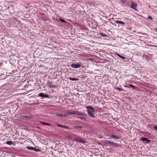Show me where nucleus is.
Instances as JSON below:
<instances>
[{"label": "nucleus", "mask_w": 157, "mask_h": 157, "mask_svg": "<svg viewBox=\"0 0 157 157\" xmlns=\"http://www.w3.org/2000/svg\"><path fill=\"white\" fill-rule=\"evenodd\" d=\"M111 137L112 138H115L116 139H120L121 138V136L120 135H117L115 134L111 135Z\"/></svg>", "instance_id": "7"}, {"label": "nucleus", "mask_w": 157, "mask_h": 157, "mask_svg": "<svg viewBox=\"0 0 157 157\" xmlns=\"http://www.w3.org/2000/svg\"><path fill=\"white\" fill-rule=\"evenodd\" d=\"M63 126H64V125H61V127H61V128H63V127H63Z\"/></svg>", "instance_id": "34"}, {"label": "nucleus", "mask_w": 157, "mask_h": 157, "mask_svg": "<svg viewBox=\"0 0 157 157\" xmlns=\"http://www.w3.org/2000/svg\"><path fill=\"white\" fill-rule=\"evenodd\" d=\"M116 23L117 24H119L122 25H124L125 24L124 22L120 20H117L116 21Z\"/></svg>", "instance_id": "11"}, {"label": "nucleus", "mask_w": 157, "mask_h": 157, "mask_svg": "<svg viewBox=\"0 0 157 157\" xmlns=\"http://www.w3.org/2000/svg\"><path fill=\"white\" fill-rule=\"evenodd\" d=\"M73 140L75 141H78L82 143H84L85 142V140L81 138L74 137L73 138Z\"/></svg>", "instance_id": "3"}, {"label": "nucleus", "mask_w": 157, "mask_h": 157, "mask_svg": "<svg viewBox=\"0 0 157 157\" xmlns=\"http://www.w3.org/2000/svg\"><path fill=\"white\" fill-rule=\"evenodd\" d=\"M87 112L90 117H94V109L90 106H88L86 107Z\"/></svg>", "instance_id": "1"}, {"label": "nucleus", "mask_w": 157, "mask_h": 157, "mask_svg": "<svg viewBox=\"0 0 157 157\" xmlns=\"http://www.w3.org/2000/svg\"><path fill=\"white\" fill-rule=\"evenodd\" d=\"M75 128H82V127L81 126H76L75 127Z\"/></svg>", "instance_id": "25"}, {"label": "nucleus", "mask_w": 157, "mask_h": 157, "mask_svg": "<svg viewBox=\"0 0 157 157\" xmlns=\"http://www.w3.org/2000/svg\"><path fill=\"white\" fill-rule=\"evenodd\" d=\"M99 34L101 36H103V37H105V36L107 37L108 36L102 33H99Z\"/></svg>", "instance_id": "18"}, {"label": "nucleus", "mask_w": 157, "mask_h": 157, "mask_svg": "<svg viewBox=\"0 0 157 157\" xmlns=\"http://www.w3.org/2000/svg\"><path fill=\"white\" fill-rule=\"evenodd\" d=\"M33 151H39V150L38 149H37V148H34V150H33Z\"/></svg>", "instance_id": "28"}, {"label": "nucleus", "mask_w": 157, "mask_h": 157, "mask_svg": "<svg viewBox=\"0 0 157 157\" xmlns=\"http://www.w3.org/2000/svg\"><path fill=\"white\" fill-rule=\"evenodd\" d=\"M141 141L143 142L144 143H146L147 144H149L151 142L150 140L148 139L145 137H142L141 138Z\"/></svg>", "instance_id": "2"}, {"label": "nucleus", "mask_w": 157, "mask_h": 157, "mask_svg": "<svg viewBox=\"0 0 157 157\" xmlns=\"http://www.w3.org/2000/svg\"><path fill=\"white\" fill-rule=\"evenodd\" d=\"M41 123L43 124L46 125H48V126H49V125H50V124L44 122H42Z\"/></svg>", "instance_id": "17"}, {"label": "nucleus", "mask_w": 157, "mask_h": 157, "mask_svg": "<svg viewBox=\"0 0 157 157\" xmlns=\"http://www.w3.org/2000/svg\"><path fill=\"white\" fill-rule=\"evenodd\" d=\"M6 144L9 145H11L13 144V143L11 141H8L6 142Z\"/></svg>", "instance_id": "16"}, {"label": "nucleus", "mask_w": 157, "mask_h": 157, "mask_svg": "<svg viewBox=\"0 0 157 157\" xmlns=\"http://www.w3.org/2000/svg\"><path fill=\"white\" fill-rule=\"evenodd\" d=\"M59 20L61 21V22H66V21L63 20V19H59Z\"/></svg>", "instance_id": "26"}, {"label": "nucleus", "mask_w": 157, "mask_h": 157, "mask_svg": "<svg viewBox=\"0 0 157 157\" xmlns=\"http://www.w3.org/2000/svg\"><path fill=\"white\" fill-rule=\"evenodd\" d=\"M26 148L28 149L33 151L34 150V147L30 146H27L26 147Z\"/></svg>", "instance_id": "14"}, {"label": "nucleus", "mask_w": 157, "mask_h": 157, "mask_svg": "<svg viewBox=\"0 0 157 157\" xmlns=\"http://www.w3.org/2000/svg\"><path fill=\"white\" fill-rule=\"evenodd\" d=\"M156 30L157 32V29H156Z\"/></svg>", "instance_id": "36"}, {"label": "nucleus", "mask_w": 157, "mask_h": 157, "mask_svg": "<svg viewBox=\"0 0 157 157\" xmlns=\"http://www.w3.org/2000/svg\"><path fill=\"white\" fill-rule=\"evenodd\" d=\"M69 79L71 81H77L78 80L77 78H73L72 77L69 78Z\"/></svg>", "instance_id": "15"}, {"label": "nucleus", "mask_w": 157, "mask_h": 157, "mask_svg": "<svg viewBox=\"0 0 157 157\" xmlns=\"http://www.w3.org/2000/svg\"><path fill=\"white\" fill-rule=\"evenodd\" d=\"M39 96L40 97H42L43 98H49V95L47 94H44L43 93H40L39 94Z\"/></svg>", "instance_id": "8"}, {"label": "nucleus", "mask_w": 157, "mask_h": 157, "mask_svg": "<svg viewBox=\"0 0 157 157\" xmlns=\"http://www.w3.org/2000/svg\"><path fill=\"white\" fill-rule=\"evenodd\" d=\"M122 3H124L126 2L127 0H120Z\"/></svg>", "instance_id": "23"}, {"label": "nucleus", "mask_w": 157, "mask_h": 157, "mask_svg": "<svg viewBox=\"0 0 157 157\" xmlns=\"http://www.w3.org/2000/svg\"><path fill=\"white\" fill-rule=\"evenodd\" d=\"M67 113L68 115H75L77 116V112L76 111L67 112Z\"/></svg>", "instance_id": "10"}, {"label": "nucleus", "mask_w": 157, "mask_h": 157, "mask_svg": "<svg viewBox=\"0 0 157 157\" xmlns=\"http://www.w3.org/2000/svg\"><path fill=\"white\" fill-rule=\"evenodd\" d=\"M131 8L137 11L136 9L137 5L133 1L131 2Z\"/></svg>", "instance_id": "4"}, {"label": "nucleus", "mask_w": 157, "mask_h": 157, "mask_svg": "<svg viewBox=\"0 0 157 157\" xmlns=\"http://www.w3.org/2000/svg\"><path fill=\"white\" fill-rule=\"evenodd\" d=\"M68 116V114H62V117H67Z\"/></svg>", "instance_id": "22"}, {"label": "nucleus", "mask_w": 157, "mask_h": 157, "mask_svg": "<svg viewBox=\"0 0 157 157\" xmlns=\"http://www.w3.org/2000/svg\"><path fill=\"white\" fill-rule=\"evenodd\" d=\"M86 113H85L77 112V116H86Z\"/></svg>", "instance_id": "9"}, {"label": "nucleus", "mask_w": 157, "mask_h": 157, "mask_svg": "<svg viewBox=\"0 0 157 157\" xmlns=\"http://www.w3.org/2000/svg\"><path fill=\"white\" fill-rule=\"evenodd\" d=\"M80 66V65L78 63H77V64H72L71 65V67L74 68H78Z\"/></svg>", "instance_id": "6"}, {"label": "nucleus", "mask_w": 157, "mask_h": 157, "mask_svg": "<svg viewBox=\"0 0 157 157\" xmlns=\"http://www.w3.org/2000/svg\"><path fill=\"white\" fill-rule=\"evenodd\" d=\"M119 57H121V58L122 59H126L125 57H124V56H121V55H119V54H118V53H115Z\"/></svg>", "instance_id": "13"}, {"label": "nucleus", "mask_w": 157, "mask_h": 157, "mask_svg": "<svg viewBox=\"0 0 157 157\" xmlns=\"http://www.w3.org/2000/svg\"><path fill=\"white\" fill-rule=\"evenodd\" d=\"M79 118L80 119L82 120H85L86 119V118L85 117H80Z\"/></svg>", "instance_id": "20"}, {"label": "nucleus", "mask_w": 157, "mask_h": 157, "mask_svg": "<svg viewBox=\"0 0 157 157\" xmlns=\"http://www.w3.org/2000/svg\"><path fill=\"white\" fill-rule=\"evenodd\" d=\"M61 125L60 124H57V125L58 126V127H61Z\"/></svg>", "instance_id": "33"}, {"label": "nucleus", "mask_w": 157, "mask_h": 157, "mask_svg": "<svg viewBox=\"0 0 157 157\" xmlns=\"http://www.w3.org/2000/svg\"><path fill=\"white\" fill-rule=\"evenodd\" d=\"M47 84L48 86L50 88H56V86L53 85L52 83L49 81H48L47 82Z\"/></svg>", "instance_id": "5"}, {"label": "nucleus", "mask_w": 157, "mask_h": 157, "mask_svg": "<svg viewBox=\"0 0 157 157\" xmlns=\"http://www.w3.org/2000/svg\"><path fill=\"white\" fill-rule=\"evenodd\" d=\"M148 18L150 20H152L153 19L152 17L151 16H148Z\"/></svg>", "instance_id": "24"}, {"label": "nucleus", "mask_w": 157, "mask_h": 157, "mask_svg": "<svg viewBox=\"0 0 157 157\" xmlns=\"http://www.w3.org/2000/svg\"><path fill=\"white\" fill-rule=\"evenodd\" d=\"M117 89L119 91H122L121 89L120 88H117Z\"/></svg>", "instance_id": "29"}, {"label": "nucleus", "mask_w": 157, "mask_h": 157, "mask_svg": "<svg viewBox=\"0 0 157 157\" xmlns=\"http://www.w3.org/2000/svg\"><path fill=\"white\" fill-rule=\"evenodd\" d=\"M2 63H0V67L2 65Z\"/></svg>", "instance_id": "35"}, {"label": "nucleus", "mask_w": 157, "mask_h": 157, "mask_svg": "<svg viewBox=\"0 0 157 157\" xmlns=\"http://www.w3.org/2000/svg\"><path fill=\"white\" fill-rule=\"evenodd\" d=\"M63 128H69L67 126H63Z\"/></svg>", "instance_id": "31"}, {"label": "nucleus", "mask_w": 157, "mask_h": 157, "mask_svg": "<svg viewBox=\"0 0 157 157\" xmlns=\"http://www.w3.org/2000/svg\"><path fill=\"white\" fill-rule=\"evenodd\" d=\"M129 86H131V87L132 88H135V86H134L132 85H131V84H129Z\"/></svg>", "instance_id": "27"}, {"label": "nucleus", "mask_w": 157, "mask_h": 157, "mask_svg": "<svg viewBox=\"0 0 157 157\" xmlns=\"http://www.w3.org/2000/svg\"><path fill=\"white\" fill-rule=\"evenodd\" d=\"M113 142L110 141L109 140H105V143L106 144H109L110 145H112Z\"/></svg>", "instance_id": "12"}, {"label": "nucleus", "mask_w": 157, "mask_h": 157, "mask_svg": "<svg viewBox=\"0 0 157 157\" xmlns=\"http://www.w3.org/2000/svg\"><path fill=\"white\" fill-rule=\"evenodd\" d=\"M154 128L155 130H157V126H156V125L155 126Z\"/></svg>", "instance_id": "32"}, {"label": "nucleus", "mask_w": 157, "mask_h": 157, "mask_svg": "<svg viewBox=\"0 0 157 157\" xmlns=\"http://www.w3.org/2000/svg\"><path fill=\"white\" fill-rule=\"evenodd\" d=\"M23 117L24 118H28V117H29V116H24Z\"/></svg>", "instance_id": "30"}, {"label": "nucleus", "mask_w": 157, "mask_h": 157, "mask_svg": "<svg viewBox=\"0 0 157 157\" xmlns=\"http://www.w3.org/2000/svg\"><path fill=\"white\" fill-rule=\"evenodd\" d=\"M112 145L115 146H119L118 144L117 143L113 142L112 144Z\"/></svg>", "instance_id": "19"}, {"label": "nucleus", "mask_w": 157, "mask_h": 157, "mask_svg": "<svg viewBox=\"0 0 157 157\" xmlns=\"http://www.w3.org/2000/svg\"><path fill=\"white\" fill-rule=\"evenodd\" d=\"M56 115L57 116H59L62 117V114H60L59 113H56Z\"/></svg>", "instance_id": "21"}]
</instances>
